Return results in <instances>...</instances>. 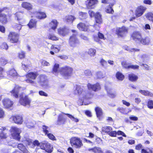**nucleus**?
I'll use <instances>...</instances> for the list:
<instances>
[{
	"instance_id": "obj_1",
	"label": "nucleus",
	"mask_w": 153,
	"mask_h": 153,
	"mask_svg": "<svg viewBox=\"0 0 153 153\" xmlns=\"http://www.w3.org/2000/svg\"><path fill=\"white\" fill-rule=\"evenodd\" d=\"M74 93L75 94L79 96V100H80L78 104L79 105H87L88 103H85L84 101L91 98L93 95L90 92L83 91L82 89L79 86L76 85L74 90Z\"/></svg>"
},
{
	"instance_id": "obj_2",
	"label": "nucleus",
	"mask_w": 153,
	"mask_h": 153,
	"mask_svg": "<svg viewBox=\"0 0 153 153\" xmlns=\"http://www.w3.org/2000/svg\"><path fill=\"white\" fill-rule=\"evenodd\" d=\"M15 19L19 24H14L13 25V27L14 28L20 30L22 28V25L25 24V20L23 18V15L20 12H17L15 13Z\"/></svg>"
},
{
	"instance_id": "obj_3",
	"label": "nucleus",
	"mask_w": 153,
	"mask_h": 153,
	"mask_svg": "<svg viewBox=\"0 0 153 153\" xmlns=\"http://www.w3.org/2000/svg\"><path fill=\"white\" fill-rule=\"evenodd\" d=\"M72 31L75 33V34H73L70 37L69 40V44L71 47L74 48L78 46L79 44V42L76 36L77 34L76 30H72Z\"/></svg>"
},
{
	"instance_id": "obj_4",
	"label": "nucleus",
	"mask_w": 153,
	"mask_h": 153,
	"mask_svg": "<svg viewBox=\"0 0 153 153\" xmlns=\"http://www.w3.org/2000/svg\"><path fill=\"white\" fill-rule=\"evenodd\" d=\"M12 137L13 138L17 140H19L20 139V134L21 132L20 128L16 126H12L10 130Z\"/></svg>"
},
{
	"instance_id": "obj_5",
	"label": "nucleus",
	"mask_w": 153,
	"mask_h": 153,
	"mask_svg": "<svg viewBox=\"0 0 153 153\" xmlns=\"http://www.w3.org/2000/svg\"><path fill=\"white\" fill-rule=\"evenodd\" d=\"M71 146L76 149H80L83 146L82 140L77 137H73L70 139Z\"/></svg>"
},
{
	"instance_id": "obj_6",
	"label": "nucleus",
	"mask_w": 153,
	"mask_h": 153,
	"mask_svg": "<svg viewBox=\"0 0 153 153\" xmlns=\"http://www.w3.org/2000/svg\"><path fill=\"white\" fill-rule=\"evenodd\" d=\"M73 69L72 68L66 66L62 67L60 71V74L65 78H68L71 76L72 74Z\"/></svg>"
},
{
	"instance_id": "obj_7",
	"label": "nucleus",
	"mask_w": 153,
	"mask_h": 153,
	"mask_svg": "<svg viewBox=\"0 0 153 153\" xmlns=\"http://www.w3.org/2000/svg\"><path fill=\"white\" fill-rule=\"evenodd\" d=\"M6 74H6V76H7L6 78H8L10 80H16L19 77L18 74L14 68L9 69L6 72Z\"/></svg>"
},
{
	"instance_id": "obj_8",
	"label": "nucleus",
	"mask_w": 153,
	"mask_h": 153,
	"mask_svg": "<svg viewBox=\"0 0 153 153\" xmlns=\"http://www.w3.org/2000/svg\"><path fill=\"white\" fill-rule=\"evenodd\" d=\"M35 84H39L44 87H46L48 86V82L47 80L46 77L44 75H40L36 79Z\"/></svg>"
},
{
	"instance_id": "obj_9",
	"label": "nucleus",
	"mask_w": 153,
	"mask_h": 153,
	"mask_svg": "<svg viewBox=\"0 0 153 153\" xmlns=\"http://www.w3.org/2000/svg\"><path fill=\"white\" fill-rule=\"evenodd\" d=\"M38 75L36 73L31 72L28 74L26 76L27 79L25 81L27 83H32L35 84L36 82V80L35 81L32 80L33 79H35Z\"/></svg>"
},
{
	"instance_id": "obj_10",
	"label": "nucleus",
	"mask_w": 153,
	"mask_h": 153,
	"mask_svg": "<svg viewBox=\"0 0 153 153\" xmlns=\"http://www.w3.org/2000/svg\"><path fill=\"white\" fill-rule=\"evenodd\" d=\"M20 99L19 102L21 105L24 106H29L30 101L27 96L23 95L22 93L20 95Z\"/></svg>"
},
{
	"instance_id": "obj_11",
	"label": "nucleus",
	"mask_w": 153,
	"mask_h": 153,
	"mask_svg": "<svg viewBox=\"0 0 153 153\" xmlns=\"http://www.w3.org/2000/svg\"><path fill=\"white\" fill-rule=\"evenodd\" d=\"M105 88L106 90L108 95L110 97L114 98L116 95V92L112 88L111 85L110 84H106Z\"/></svg>"
},
{
	"instance_id": "obj_12",
	"label": "nucleus",
	"mask_w": 153,
	"mask_h": 153,
	"mask_svg": "<svg viewBox=\"0 0 153 153\" xmlns=\"http://www.w3.org/2000/svg\"><path fill=\"white\" fill-rule=\"evenodd\" d=\"M22 142L26 145L30 146L31 147H34L35 146H39L40 143L37 140L33 142L30 139L27 138L24 139Z\"/></svg>"
},
{
	"instance_id": "obj_13",
	"label": "nucleus",
	"mask_w": 153,
	"mask_h": 153,
	"mask_svg": "<svg viewBox=\"0 0 153 153\" xmlns=\"http://www.w3.org/2000/svg\"><path fill=\"white\" fill-rule=\"evenodd\" d=\"M24 90V88L19 87L18 85H15L13 89L10 91L11 95L16 98L19 97V93Z\"/></svg>"
},
{
	"instance_id": "obj_14",
	"label": "nucleus",
	"mask_w": 153,
	"mask_h": 153,
	"mask_svg": "<svg viewBox=\"0 0 153 153\" xmlns=\"http://www.w3.org/2000/svg\"><path fill=\"white\" fill-rule=\"evenodd\" d=\"M19 35L15 32H10L8 36V39L12 43H17L18 42Z\"/></svg>"
},
{
	"instance_id": "obj_15",
	"label": "nucleus",
	"mask_w": 153,
	"mask_h": 153,
	"mask_svg": "<svg viewBox=\"0 0 153 153\" xmlns=\"http://www.w3.org/2000/svg\"><path fill=\"white\" fill-rule=\"evenodd\" d=\"M88 13L91 17H95L97 23L100 24L102 22L101 15L99 13L95 14L93 11L90 10L89 11Z\"/></svg>"
},
{
	"instance_id": "obj_16",
	"label": "nucleus",
	"mask_w": 153,
	"mask_h": 153,
	"mask_svg": "<svg viewBox=\"0 0 153 153\" xmlns=\"http://www.w3.org/2000/svg\"><path fill=\"white\" fill-rule=\"evenodd\" d=\"M128 29L127 27L124 26L118 28L117 29L116 33L119 36H123L128 32Z\"/></svg>"
},
{
	"instance_id": "obj_17",
	"label": "nucleus",
	"mask_w": 153,
	"mask_h": 153,
	"mask_svg": "<svg viewBox=\"0 0 153 153\" xmlns=\"http://www.w3.org/2000/svg\"><path fill=\"white\" fill-rule=\"evenodd\" d=\"M43 130L45 134H47L48 137L50 139L56 140V139L55 136L52 134L49 133L50 131V128L47 126H43Z\"/></svg>"
},
{
	"instance_id": "obj_18",
	"label": "nucleus",
	"mask_w": 153,
	"mask_h": 153,
	"mask_svg": "<svg viewBox=\"0 0 153 153\" xmlns=\"http://www.w3.org/2000/svg\"><path fill=\"white\" fill-rule=\"evenodd\" d=\"M10 120L13 121L15 123L18 124H22L23 122V117L21 115L12 116L10 118Z\"/></svg>"
},
{
	"instance_id": "obj_19",
	"label": "nucleus",
	"mask_w": 153,
	"mask_h": 153,
	"mask_svg": "<svg viewBox=\"0 0 153 153\" xmlns=\"http://www.w3.org/2000/svg\"><path fill=\"white\" fill-rule=\"evenodd\" d=\"M146 9L144 6L141 5L138 7L136 10L135 15L136 17H139L142 16Z\"/></svg>"
},
{
	"instance_id": "obj_20",
	"label": "nucleus",
	"mask_w": 153,
	"mask_h": 153,
	"mask_svg": "<svg viewBox=\"0 0 153 153\" xmlns=\"http://www.w3.org/2000/svg\"><path fill=\"white\" fill-rule=\"evenodd\" d=\"M87 87L89 90H92L95 91H98L101 88V86L98 83L93 85L89 83L87 84Z\"/></svg>"
},
{
	"instance_id": "obj_21",
	"label": "nucleus",
	"mask_w": 153,
	"mask_h": 153,
	"mask_svg": "<svg viewBox=\"0 0 153 153\" xmlns=\"http://www.w3.org/2000/svg\"><path fill=\"white\" fill-rule=\"evenodd\" d=\"M97 0H87L85 2V4L88 8L92 9L94 7V5L98 3Z\"/></svg>"
},
{
	"instance_id": "obj_22",
	"label": "nucleus",
	"mask_w": 153,
	"mask_h": 153,
	"mask_svg": "<svg viewBox=\"0 0 153 153\" xmlns=\"http://www.w3.org/2000/svg\"><path fill=\"white\" fill-rule=\"evenodd\" d=\"M57 30L58 34L63 36H66L68 33V29L65 27L59 28Z\"/></svg>"
},
{
	"instance_id": "obj_23",
	"label": "nucleus",
	"mask_w": 153,
	"mask_h": 153,
	"mask_svg": "<svg viewBox=\"0 0 153 153\" xmlns=\"http://www.w3.org/2000/svg\"><path fill=\"white\" fill-rule=\"evenodd\" d=\"M4 106L5 108L11 107L13 104V102L8 98H5L2 101Z\"/></svg>"
},
{
	"instance_id": "obj_24",
	"label": "nucleus",
	"mask_w": 153,
	"mask_h": 153,
	"mask_svg": "<svg viewBox=\"0 0 153 153\" xmlns=\"http://www.w3.org/2000/svg\"><path fill=\"white\" fill-rule=\"evenodd\" d=\"M131 37L136 41H139L142 38L141 34L139 32H134L132 35Z\"/></svg>"
},
{
	"instance_id": "obj_25",
	"label": "nucleus",
	"mask_w": 153,
	"mask_h": 153,
	"mask_svg": "<svg viewBox=\"0 0 153 153\" xmlns=\"http://www.w3.org/2000/svg\"><path fill=\"white\" fill-rule=\"evenodd\" d=\"M24 123L26 126L28 128H33L36 124L35 122L34 121L30 119L25 120L24 122Z\"/></svg>"
},
{
	"instance_id": "obj_26",
	"label": "nucleus",
	"mask_w": 153,
	"mask_h": 153,
	"mask_svg": "<svg viewBox=\"0 0 153 153\" xmlns=\"http://www.w3.org/2000/svg\"><path fill=\"white\" fill-rule=\"evenodd\" d=\"M34 16L40 19L45 18L46 17V14L43 12H36L34 13V15H31V17H33Z\"/></svg>"
},
{
	"instance_id": "obj_27",
	"label": "nucleus",
	"mask_w": 153,
	"mask_h": 153,
	"mask_svg": "<svg viewBox=\"0 0 153 153\" xmlns=\"http://www.w3.org/2000/svg\"><path fill=\"white\" fill-rule=\"evenodd\" d=\"M21 5L22 7L27 10H30L33 9L32 5L31 3L27 2H23Z\"/></svg>"
},
{
	"instance_id": "obj_28",
	"label": "nucleus",
	"mask_w": 153,
	"mask_h": 153,
	"mask_svg": "<svg viewBox=\"0 0 153 153\" xmlns=\"http://www.w3.org/2000/svg\"><path fill=\"white\" fill-rule=\"evenodd\" d=\"M88 151L90 152H92L94 153H103V152L101 148L97 146L92 148H90L88 149Z\"/></svg>"
},
{
	"instance_id": "obj_29",
	"label": "nucleus",
	"mask_w": 153,
	"mask_h": 153,
	"mask_svg": "<svg viewBox=\"0 0 153 153\" xmlns=\"http://www.w3.org/2000/svg\"><path fill=\"white\" fill-rule=\"evenodd\" d=\"M59 64L56 63L54 65L53 69V72L55 75H57L59 73H60V71L62 68L60 69L59 68Z\"/></svg>"
},
{
	"instance_id": "obj_30",
	"label": "nucleus",
	"mask_w": 153,
	"mask_h": 153,
	"mask_svg": "<svg viewBox=\"0 0 153 153\" xmlns=\"http://www.w3.org/2000/svg\"><path fill=\"white\" fill-rule=\"evenodd\" d=\"M139 42L143 45H148L150 43V39L148 37L142 38Z\"/></svg>"
},
{
	"instance_id": "obj_31",
	"label": "nucleus",
	"mask_w": 153,
	"mask_h": 153,
	"mask_svg": "<svg viewBox=\"0 0 153 153\" xmlns=\"http://www.w3.org/2000/svg\"><path fill=\"white\" fill-rule=\"evenodd\" d=\"M58 23L56 19H53L49 23L50 27L52 29L55 30L57 27Z\"/></svg>"
},
{
	"instance_id": "obj_32",
	"label": "nucleus",
	"mask_w": 153,
	"mask_h": 153,
	"mask_svg": "<svg viewBox=\"0 0 153 153\" xmlns=\"http://www.w3.org/2000/svg\"><path fill=\"white\" fill-rule=\"evenodd\" d=\"M77 27L80 30L84 31H86L88 29V26L82 23H80L78 24Z\"/></svg>"
},
{
	"instance_id": "obj_33",
	"label": "nucleus",
	"mask_w": 153,
	"mask_h": 153,
	"mask_svg": "<svg viewBox=\"0 0 153 153\" xmlns=\"http://www.w3.org/2000/svg\"><path fill=\"white\" fill-rule=\"evenodd\" d=\"M53 147L49 143L47 142L44 150H45L46 152L50 153L53 151Z\"/></svg>"
},
{
	"instance_id": "obj_34",
	"label": "nucleus",
	"mask_w": 153,
	"mask_h": 153,
	"mask_svg": "<svg viewBox=\"0 0 153 153\" xmlns=\"http://www.w3.org/2000/svg\"><path fill=\"white\" fill-rule=\"evenodd\" d=\"M0 22L2 24H5L7 22V19L5 14H0Z\"/></svg>"
},
{
	"instance_id": "obj_35",
	"label": "nucleus",
	"mask_w": 153,
	"mask_h": 153,
	"mask_svg": "<svg viewBox=\"0 0 153 153\" xmlns=\"http://www.w3.org/2000/svg\"><path fill=\"white\" fill-rule=\"evenodd\" d=\"M17 146L19 149L21 150L23 153H30L22 144H19Z\"/></svg>"
},
{
	"instance_id": "obj_36",
	"label": "nucleus",
	"mask_w": 153,
	"mask_h": 153,
	"mask_svg": "<svg viewBox=\"0 0 153 153\" xmlns=\"http://www.w3.org/2000/svg\"><path fill=\"white\" fill-rule=\"evenodd\" d=\"M138 78L137 76L134 74L131 73L128 75V79L132 82L136 81Z\"/></svg>"
},
{
	"instance_id": "obj_37",
	"label": "nucleus",
	"mask_w": 153,
	"mask_h": 153,
	"mask_svg": "<svg viewBox=\"0 0 153 153\" xmlns=\"http://www.w3.org/2000/svg\"><path fill=\"white\" fill-rule=\"evenodd\" d=\"M36 21L34 19H31L29 24H28V26L31 29L35 27H36Z\"/></svg>"
},
{
	"instance_id": "obj_38",
	"label": "nucleus",
	"mask_w": 153,
	"mask_h": 153,
	"mask_svg": "<svg viewBox=\"0 0 153 153\" xmlns=\"http://www.w3.org/2000/svg\"><path fill=\"white\" fill-rule=\"evenodd\" d=\"M96 51L95 49L91 48L88 51V53L91 57H94L96 55Z\"/></svg>"
},
{
	"instance_id": "obj_39",
	"label": "nucleus",
	"mask_w": 153,
	"mask_h": 153,
	"mask_svg": "<svg viewBox=\"0 0 153 153\" xmlns=\"http://www.w3.org/2000/svg\"><path fill=\"white\" fill-rule=\"evenodd\" d=\"M95 111L96 112L97 117L100 119V116L102 114V111L101 109L99 107H97L95 108Z\"/></svg>"
},
{
	"instance_id": "obj_40",
	"label": "nucleus",
	"mask_w": 153,
	"mask_h": 153,
	"mask_svg": "<svg viewBox=\"0 0 153 153\" xmlns=\"http://www.w3.org/2000/svg\"><path fill=\"white\" fill-rule=\"evenodd\" d=\"M63 114L67 115L68 117L70 118L72 121L75 123H77L79 121V120L77 117L68 114H65L64 113H63Z\"/></svg>"
},
{
	"instance_id": "obj_41",
	"label": "nucleus",
	"mask_w": 153,
	"mask_h": 153,
	"mask_svg": "<svg viewBox=\"0 0 153 153\" xmlns=\"http://www.w3.org/2000/svg\"><path fill=\"white\" fill-rule=\"evenodd\" d=\"M139 92L141 94L145 96H148L151 97L153 96V94L148 91L140 90Z\"/></svg>"
},
{
	"instance_id": "obj_42",
	"label": "nucleus",
	"mask_w": 153,
	"mask_h": 153,
	"mask_svg": "<svg viewBox=\"0 0 153 153\" xmlns=\"http://www.w3.org/2000/svg\"><path fill=\"white\" fill-rule=\"evenodd\" d=\"M28 62L29 61L27 60H25L22 63V67L25 71H27V69L29 68V66L27 64H28Z\"/></svg>"
},
{
	"instance_id": "obj_43",
	"label": "nucleus",
	"mask_w": 153,
	"mask_h": 153,
	"mask_svg": "<svg viewBox=\"0 0 153 153\" xmlns=\"http://www.w3.org/2000/svg\"><path fill=\"white\" fill-rule=\"evenodd\" d=\"M112 6L111 4H109V6L105 8V11L107 13L112 14L114 12V11L111 7Z\"/></svg>"
},
{
	"instance_id": "obj_44",
	"label": "nucleus",
	"mask_w": 153,
	"mask_h": 153,
	"mask_svg": "<svg viewBox=\"0 0 153 153\" xmlns=\"http://www.w3.org/2000/svg\"><path fill=\"white\" fill-rule=\"evenodd\" d=\"M101 2L105 4L109 3L112 6H113L116 2L115 0H101Z\"/></svg>"
},
{
	"instance_id": "obj_45",
	"label": "nucleus",
	"mask_w": 153,
	"mask_h": 153,
	"mask_svg": "<svg viewBox=\"0 0 153 153\" xmlns=\"http://www.w3.org/2000/svg\"><path fill=\"white\" fill-rule=\"evenodd\" d=\"M112 130V128L109 126L103 127L102 129V131L103 132L108 133V134Z\"/></svg>"
},
{
	"instance_id": "obj_46",
	"label": "nucleus",
	"mask_w": 153,
	"mask_h": 153,
	"mask_svg": "<svg viewBox=\"0 0 153 153\" xmlns=\"http://www.w3.org/2000/svg\"><path fill=\"white\" fill-rule=\"evenodd\" d=\"M75 19V18L71 15L68 16L66 17L65 20L67 22L72 23L73 21Z\"/></svg>"
},
{
	"instance_id": "obj_47",
	"label": "nucleus",
	"mask_w": 153,
	"mask_h": 153,
	"mask_svg": "<svg viewBox=\"0 0 153 153\" xmlns=\"http://www.w3.org/2000/svg\"><path fill=\"white\" fill-rule=\"evenodd\" d=\"M4 69L3 68L0 67V78H5L7 76L6 74L4 72Z\"/></svg>"
},
{
	"instance_id": "obj_48",
	"label": "nucleus",
	"mask_w": 153,
	"mask_h": 153,
	"mask_svg": "<svg viewBox=\"0 0 153 153\" xmlns=\"http://www.w3.org/2000/svg\"><path fill=\"white\" fill-rule=\"evenodd\" d=\"M8 61V60L4 57H2L0 58V64L2 66L4 65L7 64Z\"/></svg>"
},
{
	"instance_id": "obj_49",
	"label": "nucleus",
	"mask_w": 153,
	"mask_h": 153,
	"mask_svg": "<svg viewBox=\"0 0 153 153\" xmlns=\"http://www.w3.org/2000/svg\"><path fill=\"white\" fill-rule=\"evenodd\" d=\"M117 78L120 80H123L124 78V76L119 72H118L116 74Z\"/></svg>"
},
{
	"instance_id": "obj_50",
	"label": "nucleus",
	"mask_w": 153,
	"mask_h": 153,
	"mask_svg": "<svg viewBox=\"0 0 153 153\" xmlns=\"http://www.w3.org/2000/svg\"><path fill=\"white\" fill-rule=\"evenodd\" d=\"M48 38L50 39L53 40H59V38L58 37H57L55 36L54 34H49L48 36Z\"/></svg>"
},
{
	"instance_id": "obj_51",
	"label": "nucleus",
	"mask_w": 153,
	"mask_h": 153,
	"mask_svg": "<svg viewBox=\"0 0 153 153\" xmlns=\"http://www.w3.org/2000/svg\"><path fill=\"white\" fill-rule=\"evenodd\" d=\"M51 49L55 52H58L60 50V47L57 45H52Z\"/></svg>"
},
{
	"instance_id": "obj_52",
	"label": "nucleus",
	"mask_w": 153,
	"mask_h": 153,
	"mask_svg": "<svg viewBox=\"0 0 153 153\" xmlns=\"http://www.w3.org/2000/svg\"><path fill=\"white\" fill-rule=\"evenodd\" d=\"M146 18L153 22V13H149L146 15Z\"/></svg>"
},
{
	"instance_id": "obj_53",
	"label": "nucleus",
	"mask_w": 153,
	"mask_h": 153,
	"mask_svg": "<svg viewBox=\"0 0 153 153\" xmlns=\"http://www.w3.org/2000/svg\"><path fill=\"white\" fill-rule=\"evenodd\" d=\"M79 14V17L80 19H85L87 16V14L85 13L80 12Z\"/></svg>"
},
{
	"instance_id": "obj_54",
	"label": "nucleus",
	"mask_w": 153,
	"mask_h": 153,
	"mask_svg": "<svg viewBox=\"0 0 153 153\" xmlns=\"http://www.w3.org/2000/svg\"><path fill=\"white\" fill-rule=\"evenodd\" d=\"M143 29L145 31L147 32H148V30L151 29V27L150 25L149 24H147L143 26Z\"/></svg>"
},
{
	"instance_id": "obj_55",
	"label": "nucleus",
	"mask_w": 153,
	"mask_h": 153,
	"mask_svg": "<svg viewBox=\"0 0 153 153\" xmlns=\"http://www.w3.org/2000/svg\"><path fill=\"white\" fill-rule=\"evenodd\" d=\"M104 77V75L101 71H98L96 73L97 78L100 79L103 78Z\"/></svg>"
},
{
	"instance_id": "obj_56",
	"label": "nucleus",
	"mask_w": 153,
	"mask_h": 153,
	"mask_svg": "<svg viewBox=\"0 0 153 153\" xmlns=\"http://www.w3.org/2000/svg\"><path fill=\"white\" fill-rule=\"evenodd\" d=\"M3 12H10V9L7 7H4L0 8V13Z\"/></svg>"
},
{
	"instance_id": "obj_57",
	"label": "nucleus",
	"mask_w": 153,
	"mask_h": 153,
	"mask_svg": "<svg viewBox=\"0 0 153 153\" xmlns=\"http://www.w3.org/2000/svg\"><path fill=\"white\" fill-rule=\"evenodd\" d=\"M147 106L150 109L153 108V100H149L148 101Z\"/></svg>"
},
{
	"instance_id": "obj_58",
	"label": "nucleus",
	"mask_w": 153,
	"mask_h": 153,
	"mask_svg": "<svg viewBox=\"0 0 153 153\" xmlns=\"http://www.w3.org/2000/svg\"><path fill=\"white\" fill-rule=\"evenodd\" d=\"M18 56L19 58L20 59H22L25 57V53L23 51H21L19 53Z\"/></svg>"
},
{
	"instance_id": "obj_59",
	"label": "nucleus",
	"mask_w": 153,
	"mask_h": 153,
	"mask_svg": "<svg viewBox=\"0 0 153 153\" xmlns=\"http://www.w3.org/2000/svg\"><path fill=\"white\" fill-rule=\"evenodd\" d=\"M47 142H42L40 143L39 146L40 148L44 150L45 149V147L46 146Z\"/></svg>"
},
{
	"instance_id": "obj_60",
	"label": "nucleus",
	"mask_w": 153,
	"mask_h": 153,
	"mask_svg": "<svg viewBox=\"0 0 153 153\" xmlns=\"http://www.w3.org/2000/svg\"><path fill=\"white\" fill-rule=\"evenodd\" d=\"M147 57V56L146 54H143L140 56V59L141 61H144Z\"/></svg>"
},
{
	"instance_id": "obj_61",
	"label": "nucleus",
	"mask_w": 153,
	"mask_h": 153,
	"mask_svg": "<svg viewBox=\"0 0 153 153\" xmlns=\"http://www.w3.org/2000/svg\"><path fill=\"white\" fill-rule=\"evenodd\" d=\"M139 68V66L136 65H130L128 66V68H131L134 69H138Z\"/></svg>"
},
{
	"instance_id": "obj_62",
	"label": "nucleus",
	"mask_w": 153,
	"mask_h": 153,
	"mask_svg": "<svg viewBox=\"0 0 153 153\" xmlns=\"http://www.w3.org/2000/svg\"><path fill=\"white\" fill-rule=\"evenodd\" d=\"M41 63L43 66H49L50 64L49 62L45 60H43L41 61Z\"/></svg>"
},
{
	"instance_id": "obj_63",
	"label": "nucleus",
	"mask_w": 153,
	"mask_h": 153,
	"mask_svg": "<svg viewBox=\"0 0 153 153\" xmlns=\"http://www.w3.org/2000/svg\"><path fill=\"white\" fill-rule=\"evenodd\" d=\"M63 118V116L62 115L60 114L59 115L58 119V124H60L61 123L62 121Z\"/></svg>"
},
{
	"instance_id": "obj_64",
	"label": "nucleus",
	"mask_w": 153,
	"mask_h": 153,
	"mask_svg": "<svg viewBox=\"0 0 153 153\" xmlns=\"http://www.w3.org/2000/svg\"><path fill=\"white\" fill-rule=\"evenodd\" d=\"M0 47L1 48L5 50H7L8 48V46L5 43H3L1 45Z\"/></svg>"
}]
</instances>
